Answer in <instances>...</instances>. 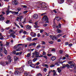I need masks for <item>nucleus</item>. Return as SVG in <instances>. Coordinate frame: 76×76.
<instances>
[{"instance_id": "nucleus-1", "label": "nucleus", "mask_w": 76, "mask_h": 76, "mask_svg": "<svg viewBox=\"0 0 76 76\" xmlns=\"http://www.w3.org/2000/svg\"><path fill=\"white\" fill-rule=\"evenodd\" d=\"M23 72H24L23 69L22 68H18V71L15 72L14 74L16 75H20L22 73H23Z\"/></svg>"}, {"instance_id": "nucleus-2", "label": "nucleus", "mask_w": 76, "mask_h": 76, "mask_svg": "<svg viewBox=\"0 0 76 76\" xmlns=\"http://www.w3.org/2000/svg\"><path fill=\"white\" fill-rule=\"evenodd\" d=\"M15 34V32L12 33L9 36H8L9 38H11L12 37V38H15L16 36L14 35Z\"/></svg>"}, {"instance_id": "nucleus-3", "label": "nucleus", "mask_w": 76, "mask_h": 76, "mask_svg": "<svg viewBox=\"0 0 76 76\" xmlns=\"http://www.w3.org/2000/svg\"><path fill=\"white\" fill-rule=\"evenodd\" d=\"M7 14V15H8L10 12L11 13H15V14H16V15H17V14H18V12H14V11H6Z\"/></svg>"}, {"instance_id": "nucleus-4", "label": "nucleus", "mask_w": 76, "mask_h": 76, "mask_svg": "<svg viewBox=\"0 0 76 76\" xmlns=\"http://www.w3.org/2000/svg\"><path fill=\"white\" fill-rule=\"evenodd\" d=\"M32 54H33L32 57H35V56L36 57H38V53L37 52H35L34 53H33Z\"/></svg>"}, {"instance_id": "nucleus-5", "label": "nucleus", "mask_w": 76, "mask_h": 76, "mask_svg": "<svg viewBox=\"0 0 76 76\" xmlns=\"http://www.w3.org/2000/svg\"><path fill=\"white\" fill-rule=\"evenodd\" d=\"M7 60H8V62L7 61L5 62V63L6 64H8L9 63H11V62L12 61V58L10 57H7Z\"/></svg>"}, {"instance_id": "nucleus-6", "label": "nucleus", "mask_w": 76, "mask_h": 76, "mask_svg": "<svg viewBox=\"0 0 76 76\" xmlns=\"http://www.w3.org/2000/svg\"><path fill=\"white\" fill-rule=\"evenodd\" d=\"M43 18L45 19V21L46 22L45 23H48L49 22L48 21V18L47 16L46 15H44Z\"/></svg>"}, {"instance_id": "nucleus-7", "label": "nucleus", "mask_w": 76, "mask_h": 76, "mask_svg": "<svg viewBox=\"0 0 76 76\" xmlns=\"http://www.w3.org/2000/svg\"><path fill=\"white\" fill-rule=\"evenodd\" d=\"M50 37L51 39H52L53 40H57V38L56 37V36H50Z\"/></svg>"}, {"instance_id": "nucleus-8", "label": "nucleus", "mask_w": 76, "mask_h": 76, "mask_svg": "<svg viewBox=\"0 0 76 76\" xmlns=\"http://www.w3.org/2000/svg\"><path fill=\"white\" fill-rule=\"evenodd\" d=\"M38 4H39V7H38V8H39V7H42V6H43V5L44 4V3L42 2H38Z\"/></svg>"}, {"instance_id": "nucleus-9", "label": "nucleus", "mask_w": 76, "mask_h": 76, "mask_svg": "<svg viewBox=\"0 0 76 76\" xmlns=\"http://www.w3.org/2000/svg\"><path fill=\"white\" fill-rule=\"evenodd\" d=\"M14 63L16 64L17 61H18V60H19V58H18V57H15L14 58Z\"/></svg>"}, {"instance_id": "nucleus-10", "label": "nucleus", "mask_w": 76, "mask_h": 76, "mask_svg": "<svg viewBox=\"0 0 76 76\" xmlns=\"http://www.w3.org/2000/svg\"><path fill=\"white\" fill-rule=\"evenodd\" d=\"M38 22L36 21L34 23L35 25H34V27L35 28H39L38 26L37 25H38Z\"/></svg>"}, {"instance_id": "nucleus-11", "label": "nucleus", "mask_w": 76, "mask_h": 76, "mask_svg": "<svg viewBox=\"0 0 76 76\" xmlns=\"http://www.w3.org/2000/svg\"><path fill=\"white\" fill-rule=\"evenodd\" d=\"M24 75L25 76H32V75H31L29 72H26L25 73Z\"/></svg>"}, {"instance_id": "nucleus-12", "label": "nucleus", "mask_w": 76, "mask_h": 76, "mask_svg": "<svg viewBox=\"0 0 76 76\" xmlns=\"http://www.w3.org/2000/svg\"><path fill=\"white\" fill-rule=\"evenodd\" d=\"M30 35L31 36V37H35L36 35V33H34L33 32H31V33Z\"/></svg>"}, {"instance_id": "nucleus-13", "label": "nucleus", "mask_w": 76, "mask_h": 76, "mask_svg": "<svg viewBox=\"0 0 76 76\" xmlns=\"http://www.w3.org/2000/svg\"><path fill=\"white\" fill-rule=\"evenodd\" d=\"M55 19L57 20V21H59V20H60V19H61V18H60L58 16L55 17Z\"/></svg>"}, {"instance_id": "nucleus-14", "label": "nucleus", "mask_w": 76, "mask_h": 76, "mask_svg": "<svg viewBox=\"0 0 76 76\" xmlns=\"http://www.w3.org/2000/svg\"><path fill=\"white\" fill-rule=\"evenodd\" d=\"M33 18L34 19H37L38 18V15L37 14H35L33 16Z\"/></svg>"}, {"instance_id": "nucleus-15", "label": "nucleus", "mask_w": 76, "mask_h": 76, "mask_svg": "<svg viewBox=\"0 0 76 76\" xmlns=\"http://www.w3.org/2000/svg\"><path fill=\"white\" fill-rule=\"evenodd\" d=\"M21 54H22V52H20V53H16L15 54V55H16V56H18V55H19V56H20V55H21Z\"/></svg>"}, {"instance_id": "nucleus-16", "label": "nucleus", "mask_w": 76, "mask_h": 76, "mask_svg": "<svg viewBox=\"0 0 76 76\" xmlns=\"http://www.w3.org/2000/svg\"><path fill=\"white\" fill-rule=\"evenodd\" d=\"M4 52L5 54H7V51L5 49V48H4Z\"/></svg>"}, {"instance_id": "nucleus-17", "label": "nucleus", "mask_w": 76, "mask_h": 76, "mask_svg": "<svg viewBox=\"0 0 76 76\" xmlns=\"http://www.w3.org/2000/svg\"><path fill=\"white\" fill-rule=\"evenodd\" d=\"M70 67L71 68H73V67H75V64H73L72 63L70 65Z\"/></svg>"}, {"instance_id": "nucleus-18", "label": "nucleus", "mask_w": 76, "mask_h": 76, "mask_svg": "<svg viewBox=\"0 0 76 76\" xmlns=\"http://www.w3.org/2000/svg\"><path fill=\"white\" fill-rule=\"evenodd\" d=\"M27 40L28 41H31L32 40V38L31 37H28V38H27Z\"/></svg>"}, {"instance_id": "nucleus-19", "label": "nucleus", "mask_w": 76, "mask_h": 76, "mask_svg": "<svg viewBox=\"0 0 76 76\" xmlns=\"http://www.w3.org/2000/svg\"><path fill=\"white\" fill-rule=\"evenodd\" d=\"M19 47V46H18V45H16L14 47V49H15L16 50H17V48Z\"/></svg>"}, {"instance_id": "nucleus-20", "label": "nucleus", "mask_w": 76, "mask_h": 76, "mask_svg": "<svg viewBox=\"0 0 76 76\" xmlns=\"http://www.w3.org/2000/svg\"><path fill=\"white\" fill-rule=\"evenodd\" d=\"M57 70H58V73H61V69H60V68H58L57 69Z\"/></svg>"}, {"instance_id": "nucleus-21", "label": "nucleus", "mask_w": 76, "mask_h": 76, "mask_svg": "<svg viewBox=\"0 0 76 76\" xmlns=\"http://www.w3.org/2000/svg\"><path fill=\"white\" fill-rule=\"evenodd\" d=\"M66 67V65L65 64H64L62 65V66L61 67V68H63V69H64V68H65Z\"/></svg>"}, {"instance_id": "nucleus-22", "label": "nucleus", "mask_w": 76, "mask_h": 76, "mask_svg": "<svg viewBox=\"0 0 76 76\" xmlns=\"http://www.w3.org/2000/svg\"><path fill=\"white\" fill-rule=\"evenodd\" d=\"M30 66L31 67H33V68L34 67H35V65L33 64H31L30 65Z\"/></svg>"}, {"instance_id": "nucleus-23", "label": "nucleus", "mask_w": 76, "mask_h": 76, "mask_svg": "<svg viewBox=\"0 0 76 76\" xmlns=\"http://www.w3.org/2000/svg\"><path fill=\"white\" fill-rule=\"evenodd\" d=\"M64 0H61V2H60L59 1H58V3L59 4H61V3H63L64 2Z\"/></svg>"}, {"instance_id": "nucleus-24", "label": "nucleus", "mask_w": 76, "mask_h": 76, "mask_svg": "<svg viewBox=\"0 0 76 76\" xmlns=\"http://www.w3.org/2000/svg\"><path fill=\"white\" fill-rule=\"evenodd\" d=\"M26 28L28 29H31V26L29 25L27 26H26Z\"/></svg>"}, {"instance_id": "nucleus-25", "label": "nucleus", "mask_w": 76, "mask_h": 76, "mask_svg": "<svg viewBox=\"0 0 76 76\" xmlns=\"http://www.w3.org/2000/svg\"><path fill=\"white\" fill-rule=\"evenodd\" d=\"M4 19V17H2L0 18V20H3Z\"/></svg>"}, {"instance_id": "nucleus-26", "label": "nucleus", "mask_w": 76, "mask_h": 76, "mask_svg": "<svg viewBox=\"0 0 76 76\" xmlns=\"http://www.w3.org/2000/svg\"><path fill=\"white\" fill-rule=\"evenodd\" d=\"M73 63V61H68V63L69 64H72Z\"/></svg>"}, {"instance_id": "nucleus-27", "label": "nucleus", "mask_w": 76, "mask_h": 76, "mask_svg": "<svg viewBox=\"0 0 76 76\" xmlns=\"http://www.w3.org/2000/svg\"><path fill=\"white\" fill-rule=\"evenodd\" d=\"M58 33H60V32H61L62 31H61L60 30V29H57L56 31Z\"/></svg>"}, {"instance_id": "nucleus-28", "label": "nucleus", "mask_w": 76, "mask_h": 76, "mask_svg": "<svg viewBox=\"0 0 76 76\" xmlns=\"http://www.w3.org/2000/svg\"><path fill=\"white\" fill-rule=\"evenodd\" d=\"M56 57H51V60H52V61H54V60H56Z\"/></svg>"}, {"instance_id": "nucleus-29", "label": "nucleus", "mask_w": 76, "mask_h": 76, "mask_svg": "<svg viewBox=\"0 0 76 76\" xmlns=\"http://www.w3.org/2000/svg\"><path fill=\"white\" fill-rule=\"evenodd\" d=\"M32 61L31 60H29L28 61V64H32Z\"/></svg>"}, {"instance_id": "nucleus-30", "label": "nucleus", "mask_w": 76, "mask_h": 76, "mask_svg": "<svg viewBox=\"0 0 76 76\" xmlns=\"http://www.w3.org/2000/svg\"><path fill=\"white\" fill-rule=\"evenodd\" d=\"M14 32V31H13L12 30H10L9 31V33L10 34H11V32Z\"/></svg>"}, {"instance_id": "nucleus-31", "label": "nucleus", "mask_w": 76, "mask_h": 76, "mask_svg": "<svg viewBox=\"0 0 76 76\" xmlns=\"http://www.w3.org/2000/svg\"><path fill=\"white\" fill-rule=\"evenodd\" d=\"M1 64L2 65H3V64H5V62L4 61H2L1 62Z\"/></svg>"}, {"instance_id": "nucleus-32", "label": "nucleus", "mask_w": 76, "mask_h": 76, "mask_svg": "<svg viewBox=\"0 0 76 76\" xmlns=\"http://www.w3.org/2000/svg\"><path fill=\"white\" fill-rule=\"evenodd\" d=\"M18 49H17V50H16V51H19V50H20V47L19 46H18Z\"/></svg>"}, {"instance_id": "nucleus-33", "label": "nucleus", "mask_w": 76, "mask_h": 76, "mask_svg": "<svg viewBox=\"0 0 76 76\" xmlns=\"http://www.w3.org/2000/svg\"><path fill=\"white\" fill-rule=\"evenodd\" d=\"M37 58H34L33 60V61H34V62L36 61H37Z\"/></svg>"}, {"instance_id": "nucleus-34", "label": "nucleus", "mask_w": 76, "mask_h": 76, "mask_svg": "<svg viewBox=\"0 0 76 76\" xmlns=\"http://www.w3.org/2000/svg\"><path fill=\"white\" fill-rule=\"evenodd\" d=\"M63 35L62 34H58L57 35V37H61V36H62Z\"/></svg>"}, {"instance_id": "nucleus-35", "label": "nucleus", "mask_w": 76, "mask_h": 76, "mask_svg": "<svg viewBox=\"0 0 76 76\" xmlns=\"http://www.w3.org/2000/svg\"><path fill=\"white\" fill-rule=\"evenodd\" d=\"M23 32V29H21L20 31H19V33L21 34V33Z\"/></svg>"}, {"instance_id": "nucleus-36", "label": "nucleus", "mask_w": 76, "mask_h": 76, "mask_svg": "<svg viewBox=\"0 0 76 76\" xmlns=\"http://www.w3.org/2000/svg\"><path fill=\"white\" fill-rule=\"evenodd\" d=\"M66 67L67 68H69V67H70V65H69V64H66Z\"/></svg>"}, {"instance_id": "nucleus-37", "label": "nucleus", "mask_w": 76, "mask_h": 76, "mask_svg": "<svg viewBox=\"0 0 76 76\" xmlns=\"http://www.w3.org/2000/svg\"><path fill=\"white\" fill-rule=\"evenodd\" d=\"M38 39V38H35L33 39L32 41H36V40H37Z\"/></svg>"}, {"instance_id": "nucleus-38", "label": "nucleus", "mask_w": 76, "mask_h": 76, "mask_svg": "<svg viewBox=\"0 0 76 76\" xmlns=\"http://www.w3.org/2000/svg\"><path fill=\"white\" fill-rule=\"evenodd\" d=\"M9 44H10V42H7L6 45H7V46H8L9 45Z\"/></svg>"}, {"instance_id": "nucleus-39", "label": "nucleus", "mask_w": 76, "mask_h": 76, "mask_svg": "<svg viewBox=\"0 0 76 76\" xmlns=\"http://www.w3.org/2000/svg\"><path fill=\"white\" fill-rule=\"evenodd\" d=\"M40 31V33H42L43 32H44V30H43V29H41Z\"/></svg>"}, {"instance_id": "nucleus-40", "label": "nucleus", "mask_w": 76, "mask_h": 76, "mask_svg": "<svg viewBox=\"0 0 76 76\" xmlns=\"http://www.w3.org/2000/svg\"><path fill=\"white\" fill-rule=\"evenodd\" d=\"M37 76H42L41 74L39 73L37 75Z\"/></svg>"}, {"instance_id": "nucleus-41", "label": "nucleus", "mask_w": 76, "mask_h": 76, "mask_svg": "<svg viewBox=\"0 0 76 76\" xmlns=\"http://www.w3.org/2000/svg\"><path fill=\"white\" fill-rule=\"evenodd\" d=\"M63 50H60V51H59V53L60 54H62L63 53Z\"/></svg>"}, {"instance_id": "nucleus-42", "label": "nucleus", "mask_w": 76, "mask_h": 76, "mask_svg": "<svg viewBox=\"0 0 76 76\" xmlns=\"http://www.w3.org/2000/svg\"><path fill=\"white\" fill-rule=\"evenodd\" d=\"M12 4H13L14 5H15L16 3H15V1H13L12 2Z\"/></svg>"}, {"instance_id": "nucleus-43", "label": "nucleus", "mask_w": 76, "mask_h": 76, "mask_svg": "<svg viewBox=\"0 0 76 76\" xmlns=\"http://www.w3.org/2000/svg\"><path fill=\"white\" fill-rule=\"evenodd\" d=\"M0 57H3V55L2 54V53H0Z\"/></svg>"}, {"instance_id": "nucleus-44", "label": "nucleus", "mask_w": 76, "mask_h": 76, "mask_svg": "<svg viewBox=\"0 0 76 76\" xmlns=\"http://www.w3.org/2000/svg\"><path fill=\"white\" fill-rule=\"evenodd\" d=\"M14 23L18 28H19V26L16 23Z\"/></svg>"}, {"instance_id": "nucleus-45", "label": "nucleus", "mask_w": 76, "mask_h": 76, "mask_svg": "<svg viewBox=\"0 0 76 76\" xmlns=\"http://www.w3.org/2000/svg\"><path fill=\"white\" fill-rule=\"evenodd\" d=\"M69 47H72V45H72V43H70L68 45Z\"/></svg>"}, {"instance_id": "nucleus-46", "label": "nucleus", "mask_w": 76, "mask_h": 76, "mask_svg": "<svg viewBox=\"0 0 76 76\" xmlns=\"http://www.w3.org/2000/svg\"><path fill=\"white\" fill-rule=\"evenodd\" d=\"M20 19V18H19V17H18L17 18L16 20H17V21H18L19 20V19Z\"/></svg>"}, {"instance_id": "nucleus-47", "label": "nucleus", "mask_w": 76, "mask_h": 76, "mask_svg": "<svg viewBox=\"0 0 76 76\" xmlns=\"http://www.w3.org/2000/svg\"><path fill=\"white\" fill-rule=\"evenodd\" d=\"M4 39V38H3V36L2 35V36L0 38V39Z\"/></svg>"}, {"instance_id": "nucleus-48", "label": "nucleus", "mask_w": 76, "mask_h": 76, "mask_svg": "<svg viewBox=\"0 0 76 76\" xmlns=\"http://www.w3.org/2000/svg\"><path fill=\"white\" fill-rule=\"evenodd\" d=\"M31 56V54L30 53H28L27 55V56L28 57H30V56Z\"/></svg>"}, {"instance_id": "nucleus-49", "label": "nucleus", "mask_w": 76, "mask_h": 76, "mask_svg": "<svg viewBox=\"0 0 76 76\" xmlns=\"http://www.w3.org/2000/svg\"><path fill=\"white\" fill-rule=\"evenodd\" d=\"M10 22V21L9 20H7L6 21V23H9Z\"/></svg>"}, {"instance_id": "nucleus-50", "label": "nucleus", "mask_w": 76, "mask_h": 76, "mask_svg": "<svg viewBox=\"0 0 76 76\" xmlns=\"http://www.w3.org/2000/svg\"><path fill=\"white\" fill-rule=\"evenodd\" d=\"M49 43H50V44H53V41H51L50 42H49Z\"/></svg>"}, {"instance_id": "nucleus-51", "label": "nucleus", "mask_w": 76, "mask_h": 76, "mask_svg": "<svg viewBox=\"0 0 76 76\" xmlns=\"http://www.w3.org/2000/svg\"><path fill=\"white\" fill-rule=\"evenodd\" d=\"M45 67L46 68H48V66L47 64H45Z\"/></svg>"}, {"instance_id": "nucleus-52", "label": "nucleus", "mask_w": 76, "mask_h": 76, "mask_svg": "<svg viewBox=\"0 0 76 76\" xmlns=\"http://www.w3.org/2000/svg\"><path fill=\"white\" fill-rule=\"evenodd\" d=\"M53 11L55 13H57V12H56V10L55 9L53 10Z\"/></svg>"}, {"instance_id": "nucleus-53", "label": "nucleus", "mask_w": 76, "mask_h": 76, "mask_svg": "<svg viewBox=\"0 0 76 76\" xmlns=\"http://www.w3.org/2000/svg\"><path fill=\"white\" fill-rule=\"evenodd\" d=\"M53 76H56V75H57V73L56 72H54L53 73Z\"/></svg>"}, {"instance_id": "nucleus-54", "label": "nucleus", "mask_w": 76, "mask_h": 76, "mask_svg": "<svg viewBox=\"0 0 76 76\" xmlns=\"http://www.w3.org/2000/svg\"><path fill=\"white\" fill-rule=\"evenodd\" d=\"M12 53H13V54H16V51H15V50L13 51L12 52Z\"/></svg>"}, {"instance_id": "nucleus-55", "label": "nucleus", "mask_w": 76, "mask_h": 76, "mask_svg": "<svg viewBox=\"0 0 76 76\" xmlns=\"http://www.w3.org/2000/svg\"><path fill=\"white\" fill-rule=\"evenodd\" d=\"M40 36H41V34H40L38 33V35H37L38 37H40Z\"/></svg>"}, {"instance_id": "nucleus-56", "label": "nucleus", "mask_w": 76, "mask_h": 76, "mask_svg": "<svg viewBox=\"0 0 76 76\" xmlns=\"http://www.w3.org/2000/svg\"><path fill=\"white\" fill-rule=\"evenodd\" d=\"M15 5H17L18 4V2L17 1H15Z\"/></svg>"}, {"instance_id": "nucleus-57", "label": "nucleus", "mask_w": 76, "mask_h": 76, "mask_svg": "<svg viewBox=\"0 0 76 76\" xmlns=\"http://www.w3.org/2000/svg\"><path fill=\"white\" fill-rule=\"evenodd\" d=\"M40 45H38L37 46V48H39L40 47Z\"/></svg>"}, {"instance_id": "nucleus-58", "label": "nucleus", "mask_w": 76, "mask_h": 76, "mask_svg": "<svg viewBox=\"0 0 76 76\" xmlns=\"http://www.w3.org/2000/svg\"><path fill=\"white\" fill-rule=\"evenodd\" d=\"M10 6H8L7 7V10H9L10 9Z\"/></svg>"}, {"instance_id": "nucleus-59", "label": "nucleus", "mask_w": 76, "mask_h": 76, "mask_svg": "<svg viewBox=\"0 0 76 76\" xmlns=\"http://www.w3.org/2000/svg\"><path fill=\"white\" fill-rule=\"evenodd\" d=\"M68 44H69V43L68 42H66L65 43V45H68Z\"/></svg>"}, {"instance_id": "nucleus-60", "label": "nucleus", "mask_w": 76, "mask_h": 76, "mask_svg": "<svg viewBox=\"0 0 76 76\" xmlns=\"http://www.w3.org/2000/svg\"><path fill=\"white\" fill-rule=\"evenodd\" d=\"M42 44H45V42L44 41L42 42Z\"/></svg>"}, {"instance_id": "nucleus-61", "label": "nucleus", "mask_w": 76, "mask_h": 76, "mask_svg": "<svg viewBox=\"0 0 76 76\" xmlns=\"http://www.w3.org/2000/svg\"><path fill=\"white\" fill-rule=\"evenodd\" d=\"M57 42H61V39H58Z\"/></svg>"}, {"instance_id": "nucleus-62", "label": "nucleus", "mask_w": 76, "mask_h": 76, "mask_svg": "<svg viewBox=\"0 0 76 76\" xmlns=\"http://www.w3.org/2000/svg\"><path fill=\"white\" fill-rule=\"evenodd\" d=\"M47 69L46 68H45L43 70L44 72H46V71H47Z\"/></svg>"}, {"instance_id": "nucleus-63", "label": "nucleus", "mask_w": 76, "mask_h": 76, "mask_svg": "<svg viewBox=\"0 0 76 76\" xmlns=\"http://www.w3.org/2000/svg\"><path fill=\"white\" fill-rule=\"evenodd\" d=\"M32 44V45H36L35 43H33Z\"/></svg>"}, {"instance_id": "nucleus-64", "label": "nucleus", "mask_w": 76, "mask_h": 76, "mask_svg": "<svg viewBox=\"0 0 76 76\" xmlns=\"http://www.w3.org/2000/svg\"><path fill=\"white\" fill-rule=\"evenodd\" d=\"M53 26L54 28H55L56 27V24H53Z\"/></svg>"}]
</instances>
